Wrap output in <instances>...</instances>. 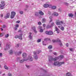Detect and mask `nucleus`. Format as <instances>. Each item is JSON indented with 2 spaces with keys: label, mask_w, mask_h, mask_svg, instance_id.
<instances>
[{
  "label": "nucleus",
  "mask_w": 76,
  "mask_h": 76,
  "mask_svg": "<svg viewBox=\"0 0 76 76\" xmlns=\"http://www.w3.org/2000/svg\"><path fill=\"white\" fill-rule=\"evenodd\" d=\"M46 25L45 24H43V26L44 27H45V26H46Z\"/></svg>",
  "instance_id": "nucleus-57"
},
{
  "label": "nucleus",
  "mask_w": 76,
  "mask_h": 76,
  "mask_svg": "<svg viewBox=\"0 0 76 76\" xmlns=\"http://www.w3.org/2000/svg\"><path fill=\"white\" fill-rule=\"evenodd\" d=\"M41 41V39H38V42H40Z\"/></svg>",
  "instance_id": "nucleus-49"
},
{
  "label": "nucleus",
  "mask_w": 76,
  "mask_h": 76,
  "mask_svg": "<svg viewBox=\"0 0 76 76\" xmlns=\"http://www.w3.org/2000/svg\"><path fill=\"white\" fill-rule=\"evenodd\" d=\"M15 15H16V12L14 11H12L11 12V15H10V18L11 19H13L14 18L15 16Z\"/></svg>",
  "instance_id": "nucleus-5"
},
{
  "label": "nucleus",
  "mask_w": 76,
  "mask_h": 76,
  "mask_svg": "<svg viewBox=\"0 0 76 76\" xmlns=\"http://www.w3.org/2000/svg\"><path fill=\"white\" fill-rule=\"evenodd\" d=\"M1 4H4L5 6V4H4V3H5L4 1H1Z\"/></svg>",
  "instance_id": "nucleus-39"
},
{
  "label": "nucleus",
  "mask_w": 76,
  "mask_h": 76,
  "mask_svg": "<svg viewBox=\"0 0 76 76\" xmlns=\"http://www.w3.org/2000/svg\"><path fill=\"white\" fill-rule=\"evenodd\" d=\"M53 54H54V55H55V56H56L57 55V53H53Z\"/></svg>",
  "instance_id": "nucleus-54"
},
{
  "label": "nucleus",
  "mask_w": 76,
  "mask_h": 76,
  "mask_svg": "<svg viewBox=\"0 0 76 76\" xmlns=\"http://www.w3.org/2000/svg\"><path fill=\"white\" fill-rule=\"evenodd\" d=\"M29 60L30 61H33V58H32V57L31 56H28V57H26L24 59L20 60V63H23V62L24 61H27V60Z\"/></svg>",
  "instance_id": "nucleus-1"
},
{
  "label": "nucleus",
  "mask_w": 76,
  "mask_h": 76,
  "mask_svg": "<svg viewBox=\"0 0 76 76\" xmlns=\"http://www.w3.org/2000/svg\"><path fill=\"white\" fill-rule=\"evenodd\" d=\"M43 7L45 8H47L48 7H50V5L47 4H45L43 5Z\"/></svg>",
  "instance_id": "nucleus-13"
},
{
  "label": "nucleus",
  "mask_w": 76,
  "mask_h": 76,
  "mask_svg": "<svg viewBox=\"0 0 76 76\" xmlns=\"http://www.w3.org/2000/svg\"><path fill=\"white\" fill-rule=\"evenodd\" d=\"M53 48V46L52 45H50L48 47V48L49 49H51Z\"/></svg>",
  "instance_id": "nucleus-34"
},
{
  "label": "nucleus",
  "mask_w": 76,
  "mask_h": 76,
  "mask_svg": "<svg viewBox=\"0 0 76 76\" xmlns=\"http://www.w3.org/2000/svg\"><path fill=\"white\" fill-rule=\"evenodd\" d=\"M45 34L47 35H53V32L52 31H46L45 32Z\"/></svg>",
  "instance_id": "nucleus-6"
},
{
  "label": "nucleus",
  "mask_w": 76,
  "mask_h": 76,
  "mask_svg": "<svg viewBox=\"0 0 76 76\" xmlns=\"http://www.w3.org/2000/svg\"><path fill=\"white\" fill-rule=\"evenodd\" d=\"M52 15H53L54 16H58V13L56 12H54L53 13Z\"/></svg>",
  "instance_id": "nucleus-17"
},
{
  "label": "nucleus",
  "mask_w": 76,
  "mask_h": 76,
  "mask_svg": "<svg viewBox=\"0 0 76 76\" xmlns=\"http://www.w3.org/2000/svg\"><path fill=\"white\" fill-rule=\"evenodd\" d=\"M16 23H20V21H16Z\"/></svg>",
  "instance_id": "nucleus-53"
},
{
  "label": "nucleus",
  "mask_w": 76,
  "mask_h": 76,
  "mask_svg": "<svg viewBox=\"0 0 76 76\" xmlns=\"http://www.w3.org/2000/svg\"><path fill=\"white\" fill-rule=\"evenodd\" d=\"M49 7H51L52 9L53 10H55L56 9V6H53L52 7L51 5H49Z\"/></svg>",
  "instance_id": "nucleus-8"
},
{
  "label": "nucleus",
  "mask_w": 76,
  "mask_h": 76,
  "mask_svg": "<svg viewBox=\"0 0 76 76\" xmlns=\"http://www.w3.org/2000/svg\"><path fill=\"white\" fill-rule=\"evenodd\" d=\"M39 18H41V16L39 15Z\"/></svg>",
  "instance_id": "nucleus-62"
},
{
  "label": "nucleus",
  "mask_w": 76,
  "mask_h": 76,
  "mask_svg": "<svg viewBox=\"0 0 76 76\" xmlns=\"http://www.w3.org/2000/svg\"><path fill=\"white\" fill-rule=\"evenodd\" d=\"M9 49V45H7L5 50H7Z\"/></svg>",
  "instance_id": "nucleus-21"
},
{
  "label": "nucleus",
  "mask_w": 76,
  "mask_h": 76,
  "mask_svg": "<svg viewBox=\"0 0 76 76\" xmlns=\"http://www.w3.org/2000/svg\"><path fill=\"white\" fill-rule=\"evenodd\" d=\"M66 46L68 47H69V44L68 43H67L66 44Z\"/></svg>",
  "instance_id": "nucleus-52"
},
{
  "label": "nucleus",
  "mask_w": 76,
  "mask_h": 76,
  "mask_svg": "<svg viewBox=\"0 0 76 76\" xmlns=\"http://www.w3.org/2000/svg\"><path fill=\"white\" fill-rule=\"evenodd\" d=\"M9 34H7L5 35V38H7L8 37H9Z\"/></svg>",
  "instance_id": "nucleus-36"
},
{
  "label": "nucleus",
  "mask_w": 76,
  "mask_h": 76,
  "mask_svg": "<svg viewBox=\"0 0 76 76\" xmlns=\"http://www.w3.org/2000/svg\"><path fill=\"white\" fill-rule=\"evenodd\" d=\"M22 58H17L16 59V61H20L21 60Z\"/></svg>",
  "instance_id": "nucleus-23"
},
{
  "label": "nucleus",
  "mask_w": 76,
  "mask_h": 76,
  "mask_svg": "<svg viewBox=\"0 0 76 76\" xmlns=\"http://www.w3.org/2000/svg\"><path fill=\"white\" fill-rule=\"evenodd\" d=\"M51 28V26H49V25H48L46 27L47 29H49V28Z\"/></svg>",
  "instance_id": "nucleus-33"
},
{
  "label": "nucleus",
  "mask_w": 76,
  "mask_h": 76,
  "mask_svg": "<svg viewBox=\"0 0 76 76\" xmlns=\"http://www.w3.org/2000/svg\"><path fill=\"white\" fill-rule=\"evenodd\" d=\"M63 64H64V61H63L62 62H59V66H61V65Z\"/></svg>",
  "instance_id": "nucleus-30"
},
{
  "label": "nucleus",
  "mask_w": 76,
  "mask_h": 76,
  "mask_svg": "<svg viewBox=\"0 0 76 76\" xmlns=\"http://www.w3.org/2000/svg\"><path fill=\"white\" fill-rule=\"evenodd\" d=\"M66 76H72V74L68 72L66 74Z\"/></svg>",
  "instance_id": "nucleus-26"
},
{
  "label": "nucleus",
  "mask_w": 76,
  "mask_h": 76,
  "mask_svg": "<svg viewBox=\"0 0 76 76\" xmlns=\"http://www.w3.org/2000/svg\"><path fill=\"white\" fill-rule=\"evenodd\" d=\"M47 21V20L45 18H43L42 20V23H44L45 22Z\"/></svg>",
  "instance_id": "nucleus-24"
},
{
  "label": "nucleus",
  "mask_w": 76,
  "mask_h": 76,
  "mask_svg": "<svg viewBox=\"0 0 76 76\" xmlns=\"http://www.w3.org/2000/svg\"><path fill=\"white\" fill-rule=\"evenodd\" d=\"M28 5H26V8L27 9H28Z\"/></svg>",
  "instance_id": "nucleus-55"
},
{
  "label": "nucleus",
  "mask_w": 76,
  "mask_h": 76,
  "mask_svg": "<svg viewBox=\"0 0 76 76\" xmlns=\"http://www.w3.org/2000/svg\"><path fill=\"white\" fill-rule=\"evenodd\" d=\"M61 26H58V28H60L61 31H64V27H61Z\"/></svg>",
  "instance_id": "nucleus-14"
},
{
  "label": "nucleus",
  "mask_w": 76,
  "mask_h": 76,
  "mask_svg": "<svg viewBox=\"0 0 76 76\" xmlns=\"http://www.w3.org/2000/svg\"><path fill=\"white\" fill-rule=\"evenodd\" d=\"M65 5H68V4H67V3H65Z\"/></svg>",
  "instance_id": "nucleus-61"
},
{
  "label": "nucleus",
  "mask_w": 76,
  "mask_h": 76,
  "mask_svg": "<svg viewBox=\"0 0 76 76\" xmlns=\"http://www.w3.org/2000/svg\"><path fill=\"white\" fill-rule=\"evenodd\" d=\"M22 56L23 57V58H26V57H26V56H27V54L26 53H23L22 55Z\"/></svg>",
  "instance_id": "nucleus-7"
},
{
  "label": "nucleus",
  "mask_w": 76,
  "mask_h": 76,
  "mask_svg": "<svg viewBox=\"0 0 76 76\" xmlns=\"http://www.w3.org/2000/svg\"><path fill=\"white\" fill-rule=\"evenodd\" d=\"M57 31V34H58L60 32V31L59 30H58V31Z\"/></svg>",
  "instance_id": "nucleus-59"
},
{
  "label": "nucleus",
  "mask_w": 76,
  "mask_h": 76,
  "mask_svg": "<svg viewBox=\"0 0 76 76\" xmlns=\"http://www.w3.org/2000/svg\"><path fill=\"white\" fill-rule=\"evenodd\" d=\"M22 34H21L18 36V38L20 40H22Z\"/></svg>",
  "instance_id": "nucleus-9"
},
{
  "label": "nucleus",
  "mask_w": 76,
  "mask_h": 76,
  "mask_svg": "<svg viewBox=\"0 0 76 76\" xmlns=\"http://www.w3.org/2000/svg\"><path fill=\"white\" fill-rule=\"evenodd\" d=\"M52 42H59V45H60V46H61L62 45H63V44H62V43H61V42L58 39L57 40L53 39Z\"/></svg>",
  "instance_id": "nucleus-3"
},
{
  "label": "nucleus",
  "mask_w": 76,
  "mask_h": 76,
  "mask_svg": "<svg viewBox=\"0 0 76 76\" xmlns=\"http://www.w3.org/2000/svg\"><path fill=\"white\" fill-rule=\"evenodd\" d=\"M20 13L21 15H22L23 13V11H20Z\"/></svg>",
  "instance_id": "nucleus-37"
},
{
  "label": "nucleus",
  "mask_w": 76,
  "mask_h": 76,
  "mask_svg": "<svg viewBox=\"0 0 76 76\" xmlns=\"http://www.w3.org/2000/svg\"><path fill=\"white\" fill-rule=\"evenodd\" d=\"M33 56H37V51H34L33 52Z\"/></svg>",
  "instance_id": "nucleus-28"
},
{
  "label": "nucleus",
  "mask_w": 76,
  "mask_h": 76,
  "mask_svg": "<svg viewBox=\"0 0 76 76\" xmlns=\"http://www.w3.org/2000/svg\"><path fill=\"white\" fill-rule=\"evenodd\" d=\"M54 65L55 66H60L59 62H54Z\"/></svg>",
  "instance_id": "nucleus-12"
},
{
  "label": "nucleus",
  "mask_w": 76,
  "mask_h": 76,
  "mask_svg": "<svg viewBox=\"0 0 76 76\" xmlns=\"http://www.w3.org/2000/svg\"><path fill=\"white\" fill-rule=\"evenodd\" d=\"M34 15L36 17H37L38 16V12H35L34 13Z\"/></svg>",
  "instance_id": "nucleus-27"
},
{
  "label": "nucleus",
  "mask_w": 76,
  "mask_h": 76,
  "mask_svg": "<svg viewBox=\"0 0 76 76\" xmlns=\"http://www.w3.org/2000/svg\"><path fill=\"white\" fill-rule=\"evenodd\" d=\"M49 19H50V21L49 22L50 23L51 22L53 21V17L52 16H50L49 17Z\"/></svg>",
  "instance_id": "nucleus-25"
},
{
  "label": "nucleus",
  "mask_w": 76,
  "mask_h": 76,
  "mask_svg": "<svg viewBox=\"0 0 76 76\" xmlns=\"http://www.w3.org/2000/svg\"><path fill=\"white\" fill-rule=\"evenodd\" d=\"M31 29H32V30H33V31H34V32L35 33H37V31H36V30H35V27L34 26H32L31 27Z\"/></svg>",
  "instance_id": "nucleus-20"
},
{
  "label": "nucleus",
  "mask_w": 76,
  "mask_h": 76,
  "mask_svg": "<svg viewBox=\"0 0 76 76\" xmlns=\"http://www.w3.org/2000/svg\"><path fill=\"white\" fill-rule=\"evenodd\" d=\"M17 48H18V47H19V44H16L15 46Z\"/></svg>",
  "instance_id": "nucleus-45"
},
{
  "label": "nucleus",
  "mask_w": 76,
  "mask_h": 76,
  "mask_svg": "<svg viewBox=\"0 0 76 76\" xmlns=\"http://www.w3.org/2000/svg\"><path fill=\"white\" fill-rule=\"evenodd\" d=\"M29 34V35H28V37H29V39H32V36H31V35L32 34V33H30Z\"/></svg>",
  "instance_id": "nucleus-16"
},
{
  "label": "nucleus",
  "mask_w": 76,
  "mask_h": 76,
  "mask_svg": "<svg viewBox=\"0 0 76 76\" xmlns=\"http://www.w3.org/2000/svg\"><path fill=\"white\" fill-rule=\"evenodd\" d=\"M55 30L56 31H59L58 28L57 27H55Z\"/></svg>",
  "instance_id": "nucleus-40"
},
{
  "label": "nucleus",
  "mask_w": 76,
  "mask_h": 76,
  "mask_svg": "<svg viewBox=\"0 0 76 76\" xmlns=\"http://www.w3.org/2000/svg\"><path fill=\"white\" fill-rule=\"evenodd\" d=\"M59 58H60L61 59H62V58H64V56L63 55H60L59 56Z\"/></svg>",
  "instance_id": "nucleus-31"
},
{
  "label": "nucleus",
  "mask_w": 76,
  "mask_h": 76,
  "mask_svg": "<svg viewBox=\"0 0 76 76\" xmlns=\"http://www.w3.org/2000/svg\"><path fill=\"white\" fill-rule=\"evenodd\" d=\"M3 35V33H1L0 34V36L1 37Z\"/></svg>",
  "instance_id": "nucleus-50"
},
{
  "label": "nucleus",
  "mask_w": 76,
  "mask_h": 76,
  "mask_svg": "<svg viewBox=\"0 0 76 76\" xmlns=\"http://www.w3.org/2000/svg\"><path fill=\"white\" fill-rule=\"evenodd\" d=\"M39 15H41V16H43V15H44V12H43L41 11H40L39 12Z\"/></svg>",
  "instance_id": "nucleus-18"
},
{
  "label": "nucleus",
  "mask_w": 76,
  "mask_h": 76,
  "mask_svg": "<svg viewBox=\"0 0 76 76\" xmlns=\"http://www.w3.org/2000/svg\"><path fill=\"white\" fill-rule=\"evenodd\" d=\"M4 68L5 69H6L7 70L8 69V67H7L6 66H4Z\"/></svg>",
  "instance_id": "nucleus-42"
},
{
  "label": "nucleus",
  "mask_w": 76,
  "mask_h": 76,
  "mask_svg": "<svg viewBox=\"0 0 76 76\" xmlns=\"http://www.w3.org/2000/svg\"><path fill=\"white\" fill-rule=\"evenodd\" d=\"M49 52H52V50H50L49 51Z\"/></svg>",
  "instance_id": "nucleus-63"
},
{
  "label": "nucleus",
  "mask_w": 76,
  "mask_h": 76,
  "mask_svg": "<svg viewBox=\"0 0 76 76\" xmlns=\"http://www.w3.org/2000/svg\"><path fill=\"white\" fill-rule=\"evenodd\" d=\"M9 53L10 54H11H11H13V50H10L9 51Z\"/></svg>",
  "instance_id": "nucleus-32"
},
{
  "label": "nucleus",
  "mask_w": 76,
  "mask_h": 76,
  "mask_svg": "<svg viewBox=\"0 0 76 76\" xmlns=\"http://www.w3.org/2000/svg\"><path fill=\"white\" fill-rule=\"evenodd\" d=\"M33 57L36 60H37V59L38 58V56H37V55L33 56Z\"/></svg>",
  "instance_id": "nucleus-29"
},
{
  "label": "nucleus",
  "mask_w": 76,
  "mask_h": 76,
  "mask_svg": "<svg viewBox=\"0 0 76 76\" xmlns=\"http://www.w3.org/2000/svg\"><path fill=\"white\" fill-rule=\"evenodd\" d=\"M54 22H53L51 23L50 26L51 27H53L54 26Z\"/></svg>",
  "instance_id": "nucleus-35"
},
{
  "label": "nucleus",
  "mask_w": 76,
  "mask_h": 76,
  "mask_svg": "<svg viewBox=\"0 0 76 76\" xmlns=\"http://www.w3.org/2000/svg\"><path fill=\"white\" fill-rule=\"evenodd\" d=\"M14 29L15 30V31H16L17 30H18V28H17V27H15L14 28Z\"/></svg>",
  "instance_id": "nucleus-44"
},
{
  "label": "nucleus",
  "mask_w": 76,
  "mask_h": 76,
  "mask_svg": "<svg viewBox=\"0 0 76 76\" xmlns=\"http://www.w3.org/2000/svg\"><path fill=\"white\" fill-rule=\"evenodd\" d=\"M1 17H3V14H1Z\"/></svg>",
  "instance_id": "nucleus-64"
},
{
  "label": "nucleus",
  "mask_w": 76,
  "mask_h": 76,
  "mask_svg": "<svg viewBox=\"0 0 76 76\" xmlns=\"http://www.w3.org/2000/svg\"><path fill=\"white\" fill-rule=\"evenodd\" d=\"M5 5L0 4V9H4Z\"/></svg>",
  "instance_id": "nucleus-11"
},
{
  "label": "nucleus",
  "mask_w": 76,
  "mask_h": 76,
  "mask_svg": "<svg viewBox=\"0 0 76 76\" xmlns=\"http://www.w3.org/2000/svg\"><path fill=\"white\" fill-rule=\"evenodd\" d=\"M2 56V53H0V57H1Z\"/></svg>",
  "instance_id": "nucleus-58"
},
{
  "label": "nucleus",
  "mask_w": 76,
  "mask_h": 76,
  "mask_svg": "<svg viewBox=\"0 0 76 76\" xmlns=\"http://www.w3.org/2000/svg\"><path fill=\"white\" fill-rule=\"evenodd\" d=\"M15 54H17V55H18V56L20 55V54H22V51H19L18 52H16L15 53Z\"/></svg>",
  "instance_id": "nucleus-19"
},
{
  "label": "nucleus",
  "mask_w": 76,
  "mask_h": 76,
  "mask_svg": "<svg viewBox=\"0 0 76 76\" xmlns=\"http://www.w3.org/2000/svg\"><path fill=\"white\" fill-rule=\"evenodd\" d=\"M26 66L27 68H29L30 67V66L29 65H26Z\"/></svg>",
  "instance_id": "nucleus-46"
},
{
  "label": "nucleus",
  "mask_w": 76,
  "mask_h": 76,
  "mask_svg": "<svg viewBox=\"0 0 76 76\" xmlns=\"http://www.w3.org/2000/svg\"><path fill=\"white\" fill-rule=\"evenodd\" d=\"M18 37L19 36L16 35L15 36L14 38H16V39H17V38H18Z\"/></svg>",
  "instance_id": "nucleus-38"
},
{
  "label": "nucleus",
  "mask_w": 76,
  "mask_h": 76,
  "mask_svg": "<svg viewBox=\"0 0 76 76\" xmlns=\"http://www.w3.org/2000/svg\"><path fill=\"white\" fill-rule=\"evenodd\" d=\"M69 50H70V51H73V49L72 48H70Z\"/></svg>",
  "instance_id": "nucleus-51"
},
{
  "label": "nucleus",
  "mask_w": 76,
  "mask_h": 76,
  "mask_svg": "<svg viewBox=\"0 0 76 76\" xmlns=\"http://www.w3.org/2000/svg\"><path fill=\"white\" fill-rule=\"evenodd\" d=\"M48 56L49 57V59L48 60L49 61L50 63H51V61H53V60L56 61V60H58V59H59V57H55L54 59L52 56Z\"/></svg>",
  "instance_id": "nucleus-2"
},
{
  "label": "nucleus",
  "mask_w": 76,
  "mask_h": 76,
  "mask_svg": "<svg viewBox=\"0 0 76 76\" xmlns=\"http://www.w3.org/2000/svg\"><path fill=\"white\" fill-rule=\"evenodd\" d=\"M15 27L16 28H18L19 27V25L18 24H16L15 26Z\"/></svg>",
  "instance_id": "nucleus-43"
},
{
  "label": "nucleus",
  "mask_w": 76,
  "mask_h": 76,
  "mask_svg": "<svg viewBox=\"0 0 76 76\" xmlns=\"http://www.w3.org/2000/svg\"><path fill=\"white\" fill-rule=\"evenodd\" d=\"M3 28H6V26L4 25H3Z\"/></svg>",
  "instance_id": "nucleus-56"
},
{
  "label": "nucleus",
  "mask_w": 76,
  "mask_h": 76,
  "mask_svg": "<svg viewBox=\"0 0 76 76\" xmlns=\"http://www.w3.org/2000/svg\"><path fill=\"white\" fill-rule=\"evenodd\" d=\"M28 10V9L27 8H25V9H24V10H25V11H26V10Z\"/></svg>",
  "instance_id": "nucleus-60"
},
{
  "label": "nucleus",
  "mask_w": 76,
  "mask_h": 76,
  "mask_svg": "<svg viewBox=\"0 0 76 76\" xmlns=\"http://www.w3.org/2000/svg\"><path fill=\"white\" fill-rule=\"evenodd\" d=\"M10 16V13H7L6 15L4 17V18L5 19H7V18H9V17Z\"/></svg>",
  "instance_id": "nucleus-15"
},
{
  "label": "nucleus",
  "mask_w": 76,
  "mask_h": 76,
  "mask_svg": "<svg viewBox=\"0 0 76 76\" xmlns=\"http://www.w3.org/2000/svg\"><path fill=\"white\" fill-rule=\"evenodd\" d=\"M42 27L39 26V32H43V31H44V30L43 29H42Z\"/></svg>",
  "instance_id": "nucleus-10"
},
{
  "label": "nucleus",
  "mask_w": 76,
  "mask_h": 76,
  "mask_svg": "<svg viewBox=\"0 0 76 76\" xmlns=\"http://www.w3.org/2000/svg\"><path fill=\"white\" fill-rule=\"evenodd\" d=\"M42 23H41V22H38V25H41Z\"/></svg>",
  "instance_id": "nucleus-47"
},
{
  "label": "nucleus",
  "mask_w": 76,
  "mask_h": 76,
  "mask_svg": "<svg viewBox=\"0 0 76 76\" xmlns=\"http://www.w3.org/2000/svg\"><path fill=\"white\" fill-rule=\"evenodd\" d=\"M61 23L63 24V21H60L59 20H58L56 21V24L57 25H61Z\"/></svg>",
  "instance_id": "nucleus-4"
},
{
  "label": "nucleus",
  "mask_w": 76,
  "mask_h": 76,
  "mask_svg": "<svg viewBox=\"0 0 76 76\" xmlns=\"http://www.w3.org/2000/svg\"><path fill=\"white\" fill-rule=\"evenodd\" d=\"M12 74L11 73H9L8 74V76H12Z\"/></svg>",
  "instance_id": "nucleus-41"
},
{
  "label": "nucleus",
  "mask_w": 76,
  "mask_h": 76,
  "mask_svg": "<svg viewBox=\"0 0 76 76\" xmlns=\"http://www.w3.org/2000/svg\"><path fill=\"white\" fill-rule=\"evenodd\" d=\"M68 15L69 17H71V18H72L73 16V14L72 13H69Z\"/></svg>",
  "instance_id": "nucleus-22"
},
{
  "label": "nucleus",
  "mask_w": 76,
  "mask_h": 76,
  "mask_svg": "<svg viewBox=\"0 0 76 76\" xmlns=\"http://www.w3.org/2000/svg\"><path fill=\"white\" fill-rule=\"evenodd\" d=\"M18 32H21V33H22V31H21V30H19L18 31Z\"/></svg>",
  "instance_id": "nucleus-48"
}]
</instances>
